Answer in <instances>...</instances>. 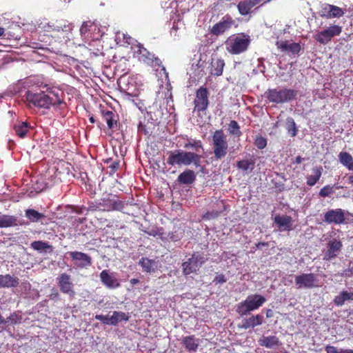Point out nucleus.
<instances>
[{
  "mask_svg": "<svg viewBox=\"0 0 353 353\" xmlns=\"http://www.w3.org/2000/svg\"><path fill=\"white\" fill-rule=\"evenodd\" d=\"M110 168L112 172H115L119 168V161L113 162L110 165Z\"/></svg>",
  "mask_w": 353,
  "mask_h": 353,
  "instance_id": "obj_56",
  "label": "nucleus"
},
{
  "mask_svg": "<svg viewBox=\"0 0 353 353\" xmlns=\"http://www.w3.org/2000/svg\"><path fill=\"white\" fill-rule=\"evenodd\" d=\"M254 144L258 149H264L267 145V139L261 135H257L254 139Z\"/></svg>",
  "mask_w": 353,
  "mask_h": 353,
  "instance_id": "obj_47",
  "label": "nucleus"
},
{
  "mask_svg": "<svg viewBox=\"0 0 353 353\" xmlns=\"http://www.w3.org/2000/svg\"><path fill=\"white\" fill-rule=\"evenodd\" d=\"M227 279H225V275L223 274L216 275L213 281V282L215 283L216 284L223 283H225Z\"/></svg>",
  "mask_w": 353,
  "mask_h": 353,
  "instance_id": "obj_53",
  "label": "nucleus"
},
{
  "mask_svg": "<svg viewBox=\"0 0 353 353\" xmlns=\"http://www.w3.org/2000/svg\"><path fill=\"white\" fill-rule=\"evenodd\" d=\"M344 272L346 275H349L347 272H350V274H353V263L352 265L348 270H346Z\"/></svg>",
  "mask_w": 353,
  "mask_h": 353,
  "instance_id": "obj_61",
  "label": "nucleus"
},
{
  "mask_svg": "<svg viewBox=\"0 0 353 353\" xmlns=\"http://www.w3.org/2000/svg\"><path fill=\"white\" fill-rule=\"evenodd\" d=\"M69 254L79 268H87L92 265V258L86 253L74 251L70 252Z\"/></svg>",
  "mask_w": 353,
  "mask_h": 353,
  "instance_id": "obj_13",
  "label": "nucleus"
},
{
  "mask_svg": "<svg viewBox=\"0 0 353 353\" xmlns=\"http://www.w3.org/2000/svg\"><path fill=\"white\" fill-rule=\"evenodd\" d=\"M252 310H250V307H248V305L246 303L245 301H243L239 303L236 307V312L241 316H243L246 315L248 313L251 312Z\"/></svg>",
  "mask_w": 353,
  "mask_h": 353,
  "instance_id": "obj_44",
  "label": "nucleus"
},
{
  "mask_svg": "<svg viewBox=\"0 0 353 353\" xmlns=\"http://www.w3.org/2000/svg\"><path fill=\"white\" fill-rule=\"evenodd\" d=\"M258 342L261 346H263L270 349L277 347L281 344L279 338L276 336H263L261 339H259Z\"/></svg>",
  "mask_w": 353,
  "mask_h": 353,
  "instance_id": "obj_23",
  "label": "nucleus"
},
{
  "mask_svg": "<svg viewBox=\"0 0 353 353\" xmlns=\"http://www.w3.org/2000/svg\"><path fill=\"white\" fill-rule=\"evenodd\" d=\"M268 246V242H259L256 244V247L257 248H261V247H266Z\"/></svg>",
  "mask_w": 353,
  "mask_h": 353,
  "instance_id": "obj_58",
  "label": "nucleus"
},
{
  "mask_svg": "<svg viewBox=\"0 0 353 353\" xmlns=\"http://www.w3.org/2000/svg\"><path fill=\"white\" fill-rule=\"evenodd\" d=\"M96 26L90 21H85L83 23L80 28V33L82 37H85L86 34L91 31L93 28L95 29Z\"/></svg>",
  "mask_w": 353,
  "mask_h": 353,
  "instance_id": "obj_43",
  "label": "nucleus"
},
{
  "mask_svg": "<svg viewBox=\"0 0 353 353\" xmlns=\"http://www.w3.org/2000/svg\"><path fill=\"white\" fill-rule=\"evenodd\" d=\"M30 128L29 123L25 121H18L13 126L15 134L20 138L26 137Z\"/></svg>",
  "mask_w": 353,
  "mask_h": 353,
  "instance_id": "obj_26",
  "label": "nucleus"
},
{
  "mask_svg": "<svg viewBox=\"0 0 353 353\" xmlns=\"http://www.w3.org/2000/svg\"><path fill=\"white\" fill-rule=\"evenodd\" d=\"M21 316L17 313H12L10 316L4 319V323L3 324L10 323V325H15L20 323L21 321Z\"/></svg>",
  "mask_w": 353,
  "mask_h": 353,
  "instance_id": "obj_46",
  "label": "nucleus"
},
{
  "mask_svg": "<svg viewBox=\"0 0 353 353\" xmlns=\"http://www.w3.org/2000/svg\"><path fill=\"white\" fill-rule=\"evenodd\" d=\"M327 8L330 9L332 18H339L344 14L343 10L336 6L327 4Z\"/></svg>",
  "mask_w": 353,
  "mask_h": 353,
  "instance_id": "obj_42",
  "label": "nucleus"
},
{
  "mask_svg": "<svg viewBox=\"0 0 353 353\" xmlns=\"http://www.w3.org/2000/svg\"><path fill=\"white\" fill-rule=\"evenodd\" d=\"M46 91L34 93L28 91L26 94V100L33 105L49 109L51 106L65 105L63 100V92L56 87L45 85Z\"/></svg>",
  "mask_w": 353,
  "mask_h": 353,
  "instance_id": "obj_1",
  "label": "nucleus"
},
{
  "mask_svg": "<svg viewBox=\"0 0 353 353\" xmlns=\"http://www.w3.org/2000/svg\"><path fill=\"white\" fill-rule=\"evenodd\" d=\"M212 145L215 160H221L225 157L229 145L227 137L222 130H216L214 132L212 136Z\"/></svg>",
  "mask_w": 353,
  "mask_h": 353,
  "instance_id": "obj_5",
  "label": "nucleus"
},
{
  "mask_svg": "<svg viewBox=\"0 0 353 353\" xmlns=\"http://www.w3.org/2000/svg\"><path fill=\"white\" fill-rule=\"evenodd\" d=\"M273 316V312L272 310L268 309L266 312V317L271 318Z\"/></svg>",
  "mask_w": 353,
  "mask_h": 353,
  "instance_id": "obj_60",
  "label": "nucleus"
},
{
  "mask_svg": "<svg viewBox=\"0 0 353 353\" xmlns=\"http://www.w3.org/2000/svg\"><path fill=\"white\" fill-rule=\"evenodd\" d=\"M110 325H116L122 321H128L129 316L123 312L114 311L112 315L110 317Z\"/></svg>",
  "mask_w": 353,
  "mask_h": 353,
  "instance_id": "obj_33",
  "label": "nucleus"
},
{
  "mask_svg": "<svg viewBox=\"0 0 353 353\" xmlns=\"http://www.w3.org/2000/svg\"><path fill=\"white\" fill-rule=\"evenodd\" d=\"M296 90L288 88L268 89L264 93V97L268 100V103L275 104H282L291 101L296 98Z\"/></svg>",
  "mask_w": 353,
  "mask_h": 353,
  "instance_id": "obj_4",
  "label": "nucleus"
},
{
  "mask_svg": "<svg viewBox=\"0 0 353 353\" xmlns=\"http://www.w3.org/2000/svg\"><path fill=\"white\" fill-rule=\"evenodd\" d=\"M322 167H315L312 169L313 174L307 176V185L309 186L314 185L320 179L322 174Z\"/></svg>",
  "mask_w": 353,
  "mask_h": 353,
  "instance_id": "obj_30",
  "label": "nucleus"
},
{
  "mask_svg": "<svg viewBox=\"0 0 353 353\" xmlns=\"http://www.w3.org/2000/svg\"><path fill=\"white\" fill-rule=\"evenodd\" d=\"M89 121H90V123H94L95 122V119L94 118L93 116H91L90 118H89Z\"/></svg>",
  "mask_w": 353,
  "mask_h": 353,
  "instance_id": "obj_64",
  "label": "nucleus"
},
{
  "mask_svg": "<svg viewBox=\"0 0 353 353\" xmlns=\"http://www.w3.org/2000/svg\"><path fill=\"white\" fill-rule=\"evenodd\" d=\"M236 27L235 20L228 14L222 17L221 20L215 23L210 30V34L214 36L223 34L232 27Z\"/></svg>",
  "mask_w": 353,
  "mask_h": 353,
  "instance_id": "obj_8",
  "label": "nucleus"
},
{
  "mask_svg": "<svg viewBox=\"0 0 353 353\" xmlns=\"http://www.w3.org/2000/svg\"><path fill=\"white\" fill-rule=\"evenodd\" d=\"M295 285L297 288L312 289L319 288V283L314 273H303L295 276Z\"/></svg>",
  "mask_w": 353,
  "mask_h": 353,
  "instance_id": "obj_9",
  "label": "nucleus"
},
{
  "mask_svg": "<svg viewBox=\"0 0 353 353\" xmlns=\"http://www.w3.org/2000/svg\"><path fill=\"white\" fill-rule=\"evenodd\" d=\"M250 43V37L245 33L233 34L225 41L226 50L232 54H240L247 51Z\"/></svg>",
  "mask_w": 353,
  "mask_h": 353,
  "instance_id": "obj_3",
  "label": "nucleus"
},
{
  "mask_svg": "<svg viewBox=\"0 0 353 353\" xmlns=\"http://www.w3.org/2000/svg\"><path fill=\"white\" fill-rule=\"evenodd\" d=\"M59 296H60V294H59V292H58V290L55 288H53L50 294L49 295V297L51 300H55V299H59Z\"/></svg>",
  "mask_w": 353,
  "mask_h": 353,
  "instance_id": "obj_55",
  "label": "nucleus"
},
{
  "mask_svg": "<svg viewBox=\"0 0 353 353\" xmlns=\"http://www.w3.org/2000/svg\"><path fill=\"white\" fill-rule=\"evenodd\" d=\"M25 214L26 217L31 222H38L45 217L43 214L40 213L34 209L26 210Z\"/></svg>",
  "mask_w": 353,
  "mask_h": 353,
  "instance_id": "obj_35",
  "label": "nucleus"
},
{
  "mask_svg": "<svg viewBox=\"0 0 353 353\" xmlns=\"http://www.w3.org/2000/svg\"><path fill=\"white\" fill-rule=\"evenodd\" d=\"M19 283V279L9 274H0V288H15Z\"/></svg>",
  "mask_w": 353,
  "mask_h": 353,
  "instance_id": "obj_22",
  "label": "nucleus"
},
{
  "mask_svg": "<svg viewBox=\"0 0 353 353\" xmlns=\"http://www.w3.org/2000/svg\"><path fill=\"white\" fill-rule=\"evenodd\" d=\"M252 6L248 0L241 1L237 4V10L242 16H245L252 12Z\"/></svg>",
  "mask_w": 353,
  "mask_h": 353,
  "instance_id": "obj_34",
  "label": "nucleus"
},
{
  "mask_svg": "<svg viewBox=\"0 0 353 353\" xmlns=\"http://www.w3.org/2000/svg\"><path fill=\"white\" fill-rule=\"evenodd\" d=\"M263 321L264 318L261 314H250L248 317L244 318L242 320L241 323L238 325V327L244 330L254 328L256 326L262 325Z\"/></svg>",
  "mask_w": 353,
  "mask_h": 353,
  "instance_id": "obj_16",
  "label": "nucleus"
},
{
  "mask_svg": "<svg viewBox=\"0 0 353 353\" xmlns=\"http://www.w3.org/2000/svg\"><path fill=\"white\" fill-rule=\"evenodd\" d=\"M252 310H250V307H248V305L246 303L245 301H243L239 303L236 307V312L241 316H243L246 315L248 313L251 312Z\"/></svg>",
  "mask_w": 353,
  "mask_h": 353,
  "instance_id": "obj_45",
  "label": "nucleus"
},
{
  "mask_svg": "<svg viewBox=\"0 0 353 353\" xmlns=\"http://www.w3.org/2000/svg\"><path fill=\"white\" fill-rule=\"evenodd\" d=\"M17 218L10 215L0 216V228H8L17 225Z\"/></svg>",
  "mask_w": 353,
  "mask_h": 353,
  "instance_id": "obj_36",
  "label": "nucleus"
},
{
  "mask_svg": "<svg viewBox=\"0 0 353 353\" xmlns=\"http://www.w3.org/2000/svg\"><path fill=\"white\" fill-rule=\"evenodd\" d=\"M228 132L230 135L239 138L242 135L240 126L237 121L232 120L228 124Z\"/></svg>",
  "mask_w": 353,
  "mask_h": 353,
  "instance_id": "obj_37",
  "label": "nucleus"
},
{
  "mask_svg": "<svg viewBox=\"0 0 353 353\" xmlns=\"http://www.w3.org/2000/svg\"><path fill=\"white\" fill-rule=\"evenodd\" d=\"M205 263L203 254L198 252H194L188 261L182 263V270L184 275H189L196 272Z\"/></svg>",
  "mask_w": 353,
  "mask_h": 353,
  "instance_id": "obj_6",
  "label": "nucleus"
},
{
  "mask_svg": "<svg viewBox=\"0 0 353 353\" xmlns=\"http://www.w3.org/2000/svg\"><path fill=\"white\" fill-rule=\"evenodd\" d=\"M224 66L225 62L223 59H212L211 62L210 74L213 76H221L223 74Z\"/></svg>",
  "mask_w": 353,
  "mask_h": 353,
  "instance_id": "obj_25",
  "label": "nucleus"
},
{
  "mask_svg": "<svg viewBox=\"0 0 353 353\" xmlns=\"http://www.w3.org/2000/svg\"><path fill=\"white\" fill-rule=\"evenodd\" d=\"M349 183L353 185V175H350L348 177Z\"/></svg>",
  "mask_w": 353,
  "mask_h": 353,
  "instance_id": "obj_63",
  "label": "nucleus"
},
{
  "mask_svg": "<svg viewBox=\"0 0 353 353\" xmlns=\"http://www.w3.org/2000/svg\"><path fill=\"white\" fill-rule=\"evenodd\" d=\"M254 166V162L250 160H241L236 162V168L242 171H248V170H252Z\"/></svg>",
  "mask_w": 353,
  "mask_h": 353,
  "instance_id": "obj_40",
  "label": "nucleus"
},
{
  "mask_svg": "<svg viewBox=\"0 0 353 353\" xmlns=\"http://www.w3.org/2000/svg\"><path fill=\"white\" fill-rule=\"evenodd\" d=\"M201 154L192 152L176 150L170 152L167 163L170 165H189L193 164L195 167L201 165Z\"/></svg>",
  "mask_w": 353,
  "mask_h": 353,
  "instance_id": "obj_2",
  "label": "nucleus"
},
{
  "mask_svg": "<svg viewBox=\"0 0 353 353\" xmlns=\"http://www.w3.org/2000/svg\"><path fill=\"white\" fill-rule=\"evenodd\" d=\"M95 319L101 321L103 324L110 325V317H108V315L97 314L95 316Z\"/></svg>",
  "mask_w": 353,
  "mask_h": 353,
  "instance_id": "obj_52",
  "label": "nucleus"
},
{
  "mask_svg": "<svg viewBox=\"0 0 353 353\" xmlns=\"http://www.w3.org/2000/svg\"><path fill=\"white\" fill-rule=\"evenodd\" d=\"M286 129L292 137L296 136L298 129L293 118L288 117L286 119Z\"/></svg>",
  "mask_w": 353,
  "mask_h": 353,
  "instance_id": "obj_38",
  "label": "nucleus"
},
{
  "mask_svg": "<svg viewBox=\"0 0 353 353\" xmlns=\"http://www.w3.org/2000/svg\"><path fill=\"white\" fill-rule=\"evenodd\" d=\"M31 248L37 251H43L47 249H52V246L48 242H43L42 241H35L31 243Z\"/></svg>",
  "mask_w": 353,
  "mask_h": 353,
  "instance_id": "obj_39",
  "label": "nucleus"
},
{
  "mask_svg": "<svg viewBox=\"0 0 353 353\" xmlns=\"http://www.w3.org/2000/svg\"><path fill=\"white\" fill-rule=\"evenodd\" d=\"M343 247L342 242L337 239L330 241L327 245V251L324 255V260L330 261L337 256Z\"/></svg>",
  "mask_w": 353,
  "mask_h": 353,
  "instance_id": "obj_15",
  "label": "nucleus"
},
{
  "mask_svg": "<svg viewBox=\"0 0 353 353\" xmlns=\"http://www.w3.org/2000/svg\"><path fill=\"white\" fill-rule=\"evenodd\" d=\"M101 115L104 121H106L109 129H112L117 123V115L111 110H101Z\"/></svg>",
  "mask_w": 353,
  "mask_h": 353,
  "instance_id": "obj_28",
  "label": "nucleus"
},
{
  "mask_svg": "<svg viewBox=\"0 0 353 353\" xmlns=\"http://www.w3.org/2000/svg\"><path fill=\"white\" fill-rule=\"evenodd\" d=\"M274 223L279 226L280 230L290 231L292 230V219L288 215H276L274 217Z\"/></svg>",
  "mask_w": 353,
  "mask_h": 353,
  "instance_id": "obj_21",
  "label": "nucleus"
},
{
  "mask_svg": "<svg viewBox=\"0 0 353 353\" xmlns=\"http://www.w3.org/2000/svg\"><path fill=\"white\" fill-rule=\"evenodd\" d=\"M130 283L132 285H135V284L139 283V279H131L130 280Z\"/></svg>",
  "mask_w": 353,
  "mask_h": 353,
  "instance_id": "obj_62",
  "label": "nucleus"
},
{
  "mask_svg": "<svg viewBox=\"0 0 353 353\" xmlns=\"http://www.w3.org/2000/svg\"><path fill=\"white\" fill-rule=\"evenodd\" d=\"M333 192V188L327 185L321 189L319 192V196L322 197H325L330 196Z\"/></svg>",
  "mask_w": 353,
  "mask_h": 353,
  "instance_id": "obj_49",
  "label": "nucleus"
},
{
  "mask_svg": "<svg viewBox=\"0 0 353 353\" xmlns=\"http://www.w3.org/2000/svg\"><path fill=\"white\" fill-rule=\"evenodd\" d=\"M327 353H353V350H341L338 351L334 346L327 345L325 347Z\"/></svg>",
  "mask_w": 353,
  "mask_h": 353,
  "instance_id": "obj_48",
  "label": "nucleus"
},
{
  "mask_svg": "<svg viewBox=\"0 0 353 353\" xmlns=\"http://www.w3.org/2000/svg\"><path fill=\"white\" fill-rule=\"evenodd\" d=\"M57 284L62 293L68 294L72 299L75 296L76 292L70 274L65 272L61 274L57 278Z\"/></svg>",
  "mask_w": 353,
  "mask_h": 353,
  "instance_id": "obj_11",
  "label": "nucleus"
},
{
  "mask_svg": "<svg viewBox=\"0 0 353 353\" xmlns=\"http://www.w3.org/2000/svg\"><path fill=\"white\" fill-rule=\"evenodd\" d=\"M342 32V28L338 25H332L327 29L319 32L316 35V39L321 44H327L329 43L332 38L335 36H339Z\"/></svg>",
  "mask_w": 353,
  "mask_h": 353,
  "instance_id": "obj_12",
  "label": "nucleus"
},
{
  "mask_svg": "<svg viewBox=\"0 0 353 353\" xmlns=\"http://www.w3.org/2000/svg\"><path fill=\"white\" fill-rule=\"evenodd\" d=\"M345 220L344 211L341 208L330 210L324 214V221L327 223L340 225Z\"/></svg>",
  "mask_w": 353,
  "mask_h": 353,
  "instance_id": "obj_14",
  "label": "nucleus"
},
{
  "mask_svg": "<svg viewBox=\"0 0 353 353\" xmlns=\"http://www.w3.org/2000/svg\"><path fill=\"white\" fill-rule=\"evenodd\" d=\"M209 91L205 87H200L196 92L194 100V111L205 112L209 105Z\"/></svg>",
  "mask_w": 353,
  "mask_h": 353,
  "instance_id": "obj_10",
  "label": "nucleus"
},
{
  "mask_svg": "<svg viewBox=\"0 0 353 353\" xmlns=\"http://www.w3.org/2000/svg\"><path fill=\"white\" fill-rule=\"evenodd\" d=\"M350 300L353 301V292L344 290L334 297L333 302L337 306H342L346 301Z\"/></svg>",
  "mask_w": 353,
  "mask_h": 353,
  "instance_id": "obj_29",
  "label": "nucleus"
},
{
  "mask_svg": "<svg viewBox=\"0 0 353 353\" xmlns=\"http://www.w3.org/2000/svg\"><path fill=\"white\" fill-rule=\"evenodd\" d=\"M99 276L101 281L108 288L115 289L120 286L119 280L114 276L113 274H110L108 270H102Z\"/></svg>",
  "mask_w": 353,
  "mask_h": 353,
  "instance_id": "obj_17",
  "label": "nucleus"
},
{
  "mask_svg": "<svg viewBox=\"0 0 353 353\" xmlns=\"http://www.w3.org/2000/svg\"><path fill=\"white\" fill-rule=\"evenodd\" d=\"M220 214H221V212H219L216 210H212V211L207 212L205 214H203L202 218L204 220L214 219L217 218Z\"/></svg>",
  "mask_w": 353,
  "mask_h": 353,
  "instance_id": "obj_50",
  "label": "nucleus"
},
{
  "mask_svg": "<svg viewBox=\"0 0 353 353\" xmlns=\"http://www.w3.org/2000/svg\"><path fill=\"white\" fill-rule=\"evenodd\" d=\"M50 30L59 32L61 30H63V28H62V26L55 25L54 23H52V24H50L49 23H48L47 30Z\"/></svg>",
  "mask_w": 353,
  "mask_h": 353,
  "instance_id": "obj_54",
  "label": "nucleus"
},
{
  "mask_svg": "<svg viewBox=\"0 0 353 353\" xmlns=\"http://www.w3.org/2000/svg\"><path fill=\"white\" fill-rule=\"evenodd\" d=\"M137 50L134 53L137 54L138 59L150 65L161 66V61L154 54L149 52L143 46L139 43L136 46Z\"/></svg>",
  "mask_w": 353,
  "mask_h": 353,
  "instance_id": "obj_7",
  "label": "nucleus"
},
{
  "mask_svg": "<svg viewBox=\"0 0 353 353\" xmlns=\"http://www.w3.org/2000/svg\"><path fill=\"white\" fill-rule=\"evenodd\" d=\"M276 46L281 52H290L293 54H299L301 50L299 43H288V41H277Z\"/></svg>",
  "mask_w": 353,
  "mask_h": 353,
  "instance_id": "obj_20",
  "label": "nucleus"
},
{
  "mask_svg": "<svg viewBox=\"0 0 353 353\" xmlns=\"http://www.w3.org/2000/svg\"><path fill=\"white\" fill-rule=\"evenodd\" d=\"M139 265H141L143 270L145 272H150L152 270L154 261L148 258H142L139 261Z\"/></svg>",
  "mask_w": 353,
  "mask_h": 353,
  "instance_id": "obj_41",
  "label": "nucleus"
},
{
  "mask_svg": "<svg viewBox=\"0 0 353 353\" xmlns=\"http://www.w3.org/2000/svg\"><path fill=\"white\" fill-rule=\"evenodd\" d=\"M251 4V6H252V8L258 4H263L265 3L264 1L265 0H248Z\"/></svg>",
  "mask_w": 353,
  "mask_h": 353,
  "instance_id": "obj_57",
  "label": "nucleus"
},
{
  "mask_svg": "<svg viewBox=\"0 0 353 353\" xmlns=\"http://www.w3.org/2000/svg\"><path fill=\"white\" fill-rule=\"evenodd\" d=\"M303 161V158L301 156H297L294 161V163L300 164Z\"/></svg>",
  "mask_w": 353,
  "mask_h": 353,
  "instance_id": "obj_59",
  "label": "nucleus"
},
{
  "mask_svg": "<svg viewBox=\"0 0 353 353\" xmlns=\"http://www.w3.org/2000/svg\"><path fill=\"white\" fill-rule=\"evenodd\" d=\"M177 180L181 184H191L196 180V175L193 170H186L179 175Z\"/></svg>",
  "mask_w": 353,
  "mask_h": 353,
  "instance_id": "obj_27",
  "label": "nucleus"
},
{
  "mask_svg": "<svg viewBox=\"0 0 353 353\" xmlns=\"http://www.w3.org/2000/svg\"><path fill=\"white\" fill-rule=\"evenodd\" d=\"M250 310L254 311L262 306L266 301V299L262 295L255 294L248 296L245 300Z\"/></svg>",
  "mask_w": 353,
  "mask_h": 353,
  "instance_id": "obj_19",
  "label": "nucleus"
},
{
  "mask_svg": "<svg viewBox=\"0 0 353 353\" xmlns=\"http://www.w3.org/2000/svg\"><path fill=\"white\" fill-rule=\"evenodd\" d=\"M184 148L187 150H192L194 153L200 154L203 152V144L201 140H196L190 138L184 144Z\"/></svg>",
  "mask_w": 353,
  "mask_h": 353,
  "instance_id": "obj_24",
  "label": "nucleus"
},
{
  "mask_svg": "<svg viewBox=\"0 0 353 353\" xmlns=\"http://www.w3.org/2000/svg\"><path fill=\"white\" fill-rule=\"evenodd\" d=\"M181 344L188 352H196L199 346V339L194 335L185 336L181 338Z\"/></svg>",
  "mask_w": 353,
  "mask_h": 353,
  "instance_id": "obj_18",
  "label": "nucleus"
},
{
  "mask_svg": "<svg viewBox=\"0 0 353 353\" xmlns=\"http://www.w3.org/2000/svg\"><path fill=\"white\" fill-rule=\"evenodd\" d=\"M341 163L345 166L349 170L353 171V157L347 152H341L339 154Z\"/></svg>",
  "mask_w": 353,
  "mask_h": 353,
  "instance_id": "obj_31",
  "label": "nucleus"
},
{
  "mask_svg": "<svg viewBox=\"0 0 353 353\" xmlns=\"http://www.w3.org/2000/svg\"><path fill=\"white\" fill-rule=\"evenodd\" d=\"M321 16L323 18H326V19H330L332 18L331 17V12L330 11V9H328V8H327V4L324 5L323 7H322V9L321 10Z\"/></svg>",
  "mask_w": 353,
  "mask_h": 353,
  "instance_id": "obj_51",
  "label": "nucleus"
},
{
  "mask_svg": "<svg viewBox=\"0 0 353 353\" xmlns=\"http://www.w3.org/2000/svg\"><path fill=\"white\" fill-rule=\"evenodd\" d=\"M106 202L105 210L107 211H122L125 206V203L121 200L108 199Z\"/></svg>",
  "mask_w": 353,
  "mask_h": 353,
  "instance_id": "obj_32",
  "label": "nucleus"
}]
</instances>
